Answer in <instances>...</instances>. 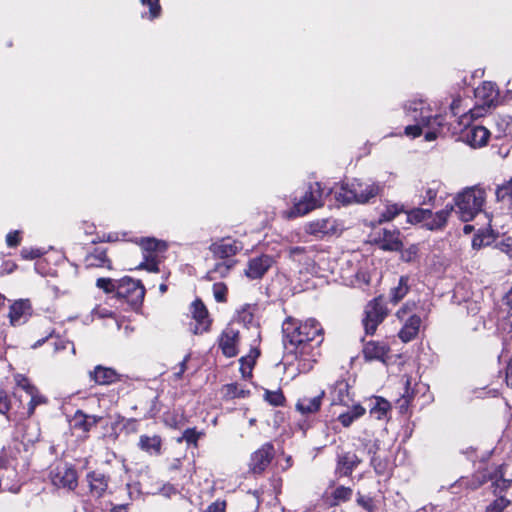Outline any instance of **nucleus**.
Segmentation results:
<instances>
[{
	"label": "nucleus",
	"instance_id": "1",
	"mask_svg": "<svg viewBox=\"0 0 512 512\" xmlns=\"http://www.w3.org/2000/svg\"><path fill=\"white\" fill-rule=\"evenodd\" d=\"M282 331L283 344L288 353L303 357L304 360L315 361L317 349L323 341V329L317 320L299 322L289 318L283 323Z\"/></svg>",
	"mask_w": 512,
	"mask_h": 512
},
{
	"label": "nucleus",
	"instance_id": "2",
	"mask_svg": "<svg viewBox=\"0 0 512 512\" xmlns=\"http://www.w3.org/2000/svg\"><path fill=\"white\" fill-rule=\"evenodd\" d=\"M381 189L378 183L354 179L350 183L343 184L339 191L335 192V198L344 205L351 203L365 204L376 197Z\"/></svg>",
	"mask_w": 512,
	"mask_h": 512
},
{
	"label": "nucleus",
	"instance_id": "3",
	"mask_svg": "<svg viewBox=\"0 0 512 512\" xmlns=\"http://www.w3.org/2000/svg\"><path fill=\"white\" fill-rule=\"evenodd\" d=\"M485 202V191L478 187L465 189L455 198L457 213L462 221L472 220L481 210Z\"/></svg>",
	"mask_w": 512,
	"mask_h": 512
},
{
	"label": "nucleus",
	"instance_id": "4",
	"mask_svg": "<svg viewBox=\"0 0 512 512\" xmlns=\"http://www.w3.org/2000/svg\"><path fill=\"white\" fill-rule=\"evenodd\" d=\"M405 117L408 121L420 123L426 128L443 126L444 117L441 114H433L430 105L424 100H412L404 105Z\"/></svg>",
	"mask_w": 512,
	"mask_h": 512
},
{
	"label": "nucleus",
	"instance_id": "5",
	"mask_svg": "<svg viewBox=\"0 0 512 512\" xmlns=\"http://www.w3.org/2000/svg\"><path fill=\"white\" fill-rule=\"evenodd\" d=\"M475 106L470 109L471 118L484 116L491 108L498 104L499 91L492 82L485 81L474 91Z\"/></svg>",
	"mask_w": 512,
	"mask_h": 512
},
{
	"label": "nucleus",
	"instance_id": "6",
	"mask_svg": "<svg viewBox=\"0 0 512 512\" xmlns=\"http://www.w3.org/2000/svg\"><path fill=\"white\" fill-rule=\"evenodd\" d=\"M323 193L324 190L320 183L310 184L299 198L295 197L294 205L288 212V217L303 216L320 207L322 205Z\"/></svg>",
	"mask_w": 512,
	"mask_h": 512
},
{
	"label": "nucleus",
	"instance_id": "7",
	"mask_svg": "<svg viewBox=\"0 0 512 512\" xmlns=\"http://www.w3.org/2000/svg\"><path fill=\"white\" fill-rule=\"evenodd\" d=\"M387 315L388 309L385 306L382 296L376 297L368 302L362 320L366 335H373Z\"/></svg>",
	"mask_w": 512,
	"mask_h": 512
},
{
	"label": "nucleus",
	"instance_id": "8",
	"mask_svg": "<svg viewBox=\"0 0 512 512\" xmlns=\"http://www.w3.org/2000/svg\"><path fill=\"white\" fill-rule=\"evenodd\" d=\"M52 484L57 488L73 491L78 485V476L74 467L65 462L54 464L50 471Z\"/></svg>",
	"mask_w": 512,
	"mask_h": 512
},
{
	"label": "nucleus",
	"instance_id": "9",
	"mask_svg": "<svg viewBox=\"0 0 512 512\" xmlns=\"http://www.w3.org/2000/svg\"><path fill=\"white\" fill-rule=\"evenodd\" d=\"M116 295L132 305H138L144 299L145 289L140 281L124 277L117 281Z\"/></svg>",
	"mask_w": 512,
	"mask_h": 512
},
{
	"label": "nucleus",
	"instance_id": "10",
	"mask_svg": "<svg viewBox=\"0 0 512 512\" xmlns=\"http://www.w3.org/2000/svg\"><path fill=\"white\" fill-rule=\"evenodd\" d=\"M190 313L195 324H190V330L193 334L198 335L207 332L211 325L208 311L200 300H195L190 306Z\"/></svg>",
	"mask_w": 512,
	"mask_h": 512
},
{
	"label": "nucleus",
	"instance_id": "11",
	"mask_svg": "<svg viewBox=\"0 0 512 512\" xmlns=\"http://www.w3.org/2000/svg\"><path fill=\"white\" fill-rule=\"evenodd\" d=\"M274 447L271 443L263 444L251 454L249 467L254 474L262 473L271 463L274 457Z\"/></svg>",
	"mask_w": 512,
	"mask_h": 512
},
{
	"label": "nucleus",
	"instance_id": "12",
	"mask_svg": "<svg viewBox=\"0 0 512 512\" xmlns=\"http://www.w3.org/2000/svg\"><path fill=\"white\" fill-rule=\"evenodd\" d=\"M274 259L269 255H260L249 259L244 274L252 280L261 279L272 267Z\"/></svg>",
	"mask_w": 512,
	"mask_h": 512
},
{
	"label": "nucleus",
	"instance_id": "13",
	"mask_svg": "<svg viewBox=\"0 0 512 512\" xmlns=\"http://www.w3.org/2000/svg\"><path fill=\"white\" fill-rule=\"evenodd\" d=\"M239 331L228 325L221 333L218 341L222 353L228 357H235L238 354Z\"/></svg>",
	"mask_w": 512,
	"mask_h": 512
},
{
	"label": "nucleus",
	"instance_id": "14",
	"mask_svg": "<svg viewBox=\"0 0 512 512\" xmlns=\"http://www.w3.org/2000/svg\"><path fill=\"white\" fill-rule=\"evenodd\" d=\"M241 249V243L232 238L221 239L212 243L209 247L214 257L223 260L235 256Z\"/></svg>",
	"mask_w": 512,
	"mask_h": 512
},
{
	"label": "nucleus",
	"instance_id": "15",
	"mask_svg": "<svg viewBox=\"0 0 512 512\" xmlns=\"http://www.w3.org/2000/svg\"><path fill=\"white\" fill-rule=\"evenodd\" d=\"M331 405H341L349 408L354 403L350 393V386L344 379L337 380L330 390Z\"/></svg>",
	"mask_w": 512,
	"mask_h": 512
},
{
	"label": "nucleus",
	"instance_id": "16",
	"mask_svg": "<svg viewBox=\"0 0 512 512\" xmlns=\"http://www.w3.org/2000/svg\"><path fill=\"white\" fill-rule=\"evenodd\" d=\"M399 234V231L396 229H382L377 233V238H375V241L382 250L399 251L402 247Z\"/></svg>",
	"mask_w": 512,
	"mask_h": 512
},
{
	"label": "nucleus",
	"instance_id": "17",
	"mask_svg": "<svg viewBox=\"0 0 512 512\" xmlns=\"http://www.w3.org/2000/svg\"><path fill=\"white\" fill-rule=\"evenodd\" d=\"M31 315V305L29 300L20 299L15 301L9 310V320L12 326L25 323Z\"/></svg>",
	"mask_w": 512,
	"mask_h": 512
},
{
	"label": "nucleus",
	"instance_id": "18",
	"mask_svg": "<svg viewBox=\"0 0 512 512\" xmlns=\"http://www.w3.org/2000/svg\"><path fill=\"white\" fill-rule=\"evenodd\" d=\"M490 131L480 125L471 126L465 132L466 142L473 148H480L488 143Z\"/></svg>",
	"mask_w": 512,
	"mask_h": 512
},
{
	"label": "nucleus",
	"instance_id": "19",
	"mask_svg": "<svg viewBox=\"0 0 512 512\" xmlns=\"http://www.w3.org/2000/svg\"><path fill=\"white\" fill-rule=\"evenodd\" d=\"M305 231L316 237H323L336 231V221L332 218L317 219L305 226Z\"/></svg>",
	"mask_w": 512,
	"mask_h": 512
},
{
	"label": "nucleus",
	"instance_id": "20",
	"mask_svg": "<svg viewBox=\"0 0 512 512\" xmlns=\"http://www.w3.org/2000/svg\"><path fill=\"white\" fill-rule=\"evenodd\" d=\"M421 321V317L418 314L410 315L403 320V327L398 333L399 338L405 343L413 340L418 335Z\"/></svg>",
	"mask_w": 512,
	"mask_h": 512
},
{
	"label": "nucleus",
	"instance_id": "21",
	"mask_svg": "<svg viewBox=\"0 0 512 512\" xmlns=\"http://www.w3.org/2000/svg\"><path fill=\"white\" fill-rule=\"evenodd\" d=\"M360 462L361 460L355 453H343L338 456L336 472L340 476H349Z\"/></svg>",
	"mask_w": 512,
	"mask_h": 512
},
{
	"label": "nucleus",
	"instance_id": "22",
	"mask_svg": "<svg viewBox=\"0 0 512 512\" xmlns=\"http://www.w3.org/2000/svg\"><path fill=\"white\" fill-rule=\"evenodd\" d=\"M324 395L325 392L322 390L319 394L315 396H304L297 401L296 409L303 415L315 413L320 409L322 398Z\"/></svg>",
	"mask_w": 512,
	"mask_h": 512
},
{
	"label": "nucleus",
	"instance_id": "23",
	"mask_svg": "<svg viewBox=\"0 0 512 512\" xmlns=\"http://www.w3.org/2000/svg\"><path fill=\"white\" fill-rule=\"evenodd\" d=\"M389 352V347L380 342L369 341L363 347V355L367 360L384 361Z\"/></svg>",
	"mask_w": 512,
	"mask_h": 512
},
{
	"label": "nucleus",
	"instance_id": "24",
	"mask_svg": "<svg viewBox=\"0 0 512 512\" xmlns=\"http://www.w3.org/2000/svg\"><path fill=\"white\" fill-rule=\"evenodd\" d=\"M84 263L87 268L92 267H107L110 268V260L107 258L106 250L100 247L88 253L84 258Z\"/></svg>",
	"mask_w": 512,
	"mask_h": 512
},
{
	"label": "nucleus",
	"instance_id": "25",
	"mask_svg": "<svg viewBox=\"0 0 512 512\" xmlns=\"http://www.w3.org/2000/svg\"><path fill=\"white\" fill-rule=\"evenodd\" d=\"M138 447L150 455H159L161 453L162 439L159 435H141Z\"/></svg>",
	"mask_w": 512,
	"mask_h": 512
},
{
	"label": "nucleus",
	"instance_id": "26",
	"mask_svg": "<svg viewBox=\"0 0 512 512\" xmlns=\"http://www.w3.org/2000/svg\"><path fill=\"white\" fill-rule=\"evenodd\" d=\"M391 410V404L382 397H373L369 400V412L372 417L382 420Z\"/></svg>",
	"mask_w": 512,
	"mask_h": 512
},
{
	"label": "nucleus",
	"instance_id": "27",
	"mask_svg": "<svg viewBox=\"0 0 512 512\" xmlns=\"http://www.w3.org/2000/svg\"><path fill=\"white\" fill-rule=\"evenodd\" d=\"M91 493L101 497L108 487V478L100 472H91L87 476Z\"/></svg>",
	"mask_w": 512,
	"mask_h": 512
},
{
	"label": "nucleus",
	"instance_id": "28",
	"mask_svg": "<svg viewBox=\"0 0 512 512\" xmlns=\"http://www.w3.org/2000/svg\"><path fill=\"white\" fill-rule=\"evenodd\" d=\"M90 376L100 385H109L118 380V374L115 370L100 365L95 367L94 371L90 373Z\"/></svg>",
	"mask_w": 512,
	"mask_h": 512
},
{
	"label": "nucleus",
	"instance_id": "29",
	"mask_svg": "<svg viewBox=\"0 0 512 512\" xmlns=\"http://www.w3.org/2000/svg\"><path fill=\"white\" fill-rule=\"evenodd\" d=\"M366 410L359 403H353L350 405L346 412L340 413L338 421L343 427H349L355 420L359 419L365 414Z\"/></svg>",
	"mask_w": 512,
	"mask_h": 512
},
{
	"label": "nucleus",
	"instance_id": "30",
	"mask_svg": "<svg viewBox=\"0 0 512 512\" xmlns=\"http://www.w3.org/2000/svg\"><path fill=\"white\" fill-rule=\"evenodd\" d=\"M452 210V207H446L445 209L438 211L435 214L431 212V217L426 219L424 227H426L428 230H438L443 228Z\"/></svg>",
	"mask_w": 512,
	"mask_h": 512
},
{
	"label": "nucleus",
	"instance_id": "31",
	"mask_svg": "<svg viewBox=\"0 0 512 512\" xmlns=\"http://www.w3.org/2000/svg\"><path fill=\"white\" fill-rule=\"evenodd\" d=\"M257 308L255 305L245 304L237 311V321L242 323L247 328H257L255 320V312Z\"/></svg>",
	"mask_w": 512,
	"mask_h": 512
},
{
	"label": "nucleus",
	"instance_id": "32",
	"mask_svg": "<svg viewBox=\"0 0 512 512\" xmlns=\"http://www.w3.org/2000/svg\"><path fill=\"white\" fill-rule=\"evenodd\" d=\"M504 466H499L493 473H491L490 480L494 486V493H502L512 486V480L504 477Z\"/></svg>",
	"mask_w": 512,
	"mask_h": 512
},
{
	"label": "nucleus",
	"instance_id": "33",
	"mask_svg": "<svg viewBox=\"0 0 512 512\" xmlns=\"http://www.w3.org/2000/svg\"><path fill=\"white\" fill-rule=\"evenodd\" d=\"M409 278L407 276H401L396 287H393L389 293V301L392 304L399 303L409 291Z\"/></svg>",
	"mask_w": 512,
	"mask_h": 512
},
{
	"label": "nucleus",
	"instance_id": "34",
	"mask_svg": "<svg viewBox=\"0 0 512 512\" xmlns=\"http://www.w3.org/2000/svg\"><path fill=\"white\" fill-rule=\"evenodd\" d=\"M100 419V417L95 415H86L82 412H77L74 417V425L75 427L82 429L84 432H88L100 421Z\"/></svg>",
	"mask_w": 512,
	"mask_h": 512
},
{
	"label": "nucleus",
	"instance_id": "35",
	"mask_svg": "<svg viewBox=\"0 0 512 512\" xmlns=\"http://www.w3.org/2000/svg\"><path fill=\"white\" fill-rule=\"evenodd\" d=\"M140 246L145 252L144 254L155 255V252H163L167 249V244L164 241L155 238H142Z\"/></svg>",
	"mask_w": 512,
	"mask_h": 512
},
{
	"label": "nucleus",
	"instance_id": "36",
	"mask_svg": "<svg viewBox=\"0 0 512 512\" xmlns=\"http://www.w3.org/2000/svg\"><path fill=\"white\" fill-rule=\"evenodd\" d=\"M352 489L345 486H338L333 490L331 496L329 497L330 506H337L342 502H346L350 500L352 496Z\"/></svg>",
	"mask_w": 512,
	"mask_h": 512
},
{
	"label": "nucleus",
	"instance_id": "37",
	"mask_svg": "<svg viewBox=\"0 0 512 512\" xmlns=\"http://www.w3.org/2000/svg\"><path fill=\"white\" fill-rule=\"evenodd\" d=\"M495 195L497 201L506 203L512 209V178L503 185L498 186Z\"/></svg>",
	"mask_w": 512,
	"mask_h": 512
},
{
	"label": "nucleus",
	"instance_id": "38",
	"mask_svg": "<svg viewBox=\"0 0 512 512\" xmlns=\"http://www.w3.org/2000/svg\"><path fill=\"white\" fill-rule=\"evenodd\" d=\"M259 356V351L257 349H251L248 356L242 357L240 359V371L243 377H247L251 375L253 365L255 363V359Z\"/></svg>",
	"mask_w": 512,
	"mask_h": 512
},
{
	"label": "nucleus",
	"instance_id": "39",
	"mask_svg": "<svg viewBox=\"0 0 512 512\" xmlns=\"http://www.w3.org/2000/svg\"><path fill=\"white\" fill-rule=\"evenodd\" d=\"M233 266L232 261H222L218 262L214 265V267L208 272V277L211 280L216 279L217 277L223 278L226 277Z\"/></svg>",
	"mask_w": 512,
	"mask_h": 512
},
{
	"label": "nucleus",
	"instance_id": "40",
	"mask_svg": "<svg viewBox=\"0 0 512 512\" xmlns=\"http://www.w3.org/2000/svg\"><path fill=\"white\" fill-rule=\"evenodd\" d=\"M407 221L412 224L423 223L427 218L431 217V210L423 208H415L406 213Z\"/></svg>",
	"mask_w": 512,
	"mask_h": 512
},
{
	"label": "nucleus",
	"instance_id": "41",
	"mask_svg": "<svg viewBox=\"0 0 512 512\" xmlns=\"http://www.w3.org/2000/svg\"><path fill=\"white\" fill-rule=\"evenodd\" d=\"M402 212H404V208L402 205L388 204L386 205L385 209L380 213L379 222H389Z\"/></svg>",
	"mask_w": 512,
	"mask_h": 512
},
{
	"label": "nucleus",
	"instance_id": "42",
	"mask_svg": "<svg viewBox=\"0 0 512 512\" xmlns=\"http://www.w3.org/2000/svg\"><path fill=\"white\" fill-rule=\"evenodd\" d=\"M490 476H491L490 473L478 472V473L474 474L473 477L465 483V485L467 488H469L471 490H476V489L480 488L482 485H484L485 483H487L488 481H491Z\"/></svg>",
	"mask_w": 512,
	"mask_h": 512
},
{
	"label": "nucleus",
	"instance_id": "43",
	"mask_svg": "<svg viewBox=\"0 0 512 512\" xmlns=\"http://www.w3.org/2000/svg\"><path fill=\"white\" fill-rule=\"evenodd\" d=\"M33 392L34 393H30L29 395L26 396L28 398V415L29 416L34 413V410L38 405H43V404L47 403L46 397L41 395L37 388Z\"/></svg>",
	"mask_w": 512,
	"mask_h": 512
},
{
	"label": "nucleus",
	"instance_id": "44",
	"mask_svg": "<svg viewBox=\"0 0 512 512\" xmlns=\"http://www.w3.org/2000/svg\"><path fill=\"white\" fill-rule=\"evenodd\" d=\"M416 308H417V306L414 301L409 300V301L405 302L396 312L397 319H399L400 321H403L406 318H408L410 315L417 314Z\"/></svg>",
	"mask_w": 512,
	"mask_h": 512
},
{
	"label": "nucleus",
	"instance_id": "45",
	"mask_svg": "<svg viewBox=\"0 0 512 512\" xmlns=\"http://www.w3.org/2000/svg\"><path fill=\"white\" fill-rule=\"evenodd\" d=\"M15 380L17 384V391L15 393L16 395L19 393V391L25 393L26 396L30 393H34L33 391L36 389V387L32 385L27 378L22 375H17Z\"/></svg>",
	"mask_w": 512,
	"mask_h": 512
},
{
	"label": "nucleus",
	"instance_id": "46",
	"mask_svg": "<svg viewBox=\"0 0 512 512\" xmlns=\"http://www.w3.org/2000/svg\"><path fill=\"white\" fill-rule=\"evenodd\" d=\"M138 268L146 269L149 272H158L159 268L156 255L144 254V261L139 264Z\"/></svg>",
	"mask_w": 512,
	"mask_h": 512
},
{
	"label": "nucleus",
	"instance_id": "47",
	"mask_svg": "<svg viewBox=\"0 0 512 512\" xmlns=\"http://www.w3.org/2000/svg\"><path fill=\"white\" fill-rule=\"evenodd\" d=\"M265 400L269 402L273 406H281L283 405L285 398L283 393L280 390L277 391H265Z\"/></svg>",
	"mask_w": 512,
	"mask_h": 512
},
{
	"label": "nucleus",
	"instance_id": "48",
	"mask_svg": "<svg viewBox=\"0 0 512 512\" xmlns=\"http://www.w3.org/2000/svg\"><path fill=\"white\" fill-rule=\"evenodd\" d=\"M510 504V500L506 499L505 497H498L496 500H494L487 508V512H503L506 507H508Z\"/></svg>",
	"mask_w": 512,
	"mask_h": 512
},
{
	"label": "nucleus",
	"instance_id": "49",
	"mask_svg": "<svg viewBox=\"0 0 512 512\" xmlns=\"http://www.w3.org/2000/svg\"><path fill=\"white\" fill-rule=\"evenodd\" d=\"M143 6L149 8V17L150 19H155L159 17L161 13V6L159 4V0H141Z\"/></svg>",
	"mask_w": 512,
	"mask_h": 512
},
{
	"label": "nucleus",
	"instance_id": "50",
	"mask_svg": "<svg viewBox=\"0 0 512 512\" xmlns=\"http://www.w3.org/2000/svg\"><path fill=\"white\" fill-rule=\"evenodd\" d=\"M97 287L103 289L106 293L115 291L117 293V281L110 278H99L96 283Z\"/></svg>",
	"mask_w": 512,
	"mask_h": 512
},
{
	"label": "nucleus",
	"instance_id": "51",
	"mask_svg": "<svg viewBox=\"0 0 512 512\" xmlns=\"http://www.w3.org/2000/svg\"><path fill=\"white\" fill-rule=\"evenodd\" d=\"M200 435L201 434L197 432L195 429L188 428L183 432L182 437L178 441L180 442L182 440H185L188 444L196 445Z\"/></svg>",
	"mask_w": 512,
	"mask_h": 512
},
{
	"label": "nucleus",
	"instance_id": "52",
	"mask_svg": "<svg viewBox=\"0 0 512 512\" xmlns=\"http://www.w3.org/2000/svg\"><path fill=\"white\" fill-rule=\"evenodd\" d=\"M356 501H357V504L359 506H361L363 509H365L367 512H374L375 505H374L373 499L371 497H367V496L358 494Z\"/></svg>",
	"mask_w": 512,
	"mask_h": 512
},
{
	"label": "nucleus",
	"instance_id": "53",
	"mask_svg": "<svg viewBox=\"0 0 512 512\" xmlns=\"http://www.w3.org/2000/svg\"><path fill=\"white\" fill-rule=\"evenodd\" d=\"M70 349L71 355H75V347L74 344L69 340H64L61 338H58L54 343V351L59 352L61 350Z\"/></svg>",
	"mask_w": 512,
	"mask_h": 512
},
{
	"label": "nucleus",
	"instance_id": "54",
	"mask_svg": "<svg viewBox=\"0 0 512 512\" xmlns=\"http://www.w3.org/2000/svg\"><path fill=\"white\" fill-rule=\"evenodd\" d=\"M496 247L503 253H505L509 258H512V238L506 237L503 238L496 244Z\"/></svg>",
	"mask_w": 512,
	"mask_h": 512
},
{
	"label": "nucleus",
	"instance_id": "55",
	"mask_svg": "<svg viewBox=\"0 0 512 512\" xmlns=\"http://www.w3.org/2000/svg\"><path fill=\"white\" fill-rule=\"evenodd\" d=\"M227 288L222 283H216L213 285V293L217 302L226 301Z\"/></svg>",
	"mask_w": 512,
	"mask_h": 512
},
{
	"label": "nucleus",
	"instance_id": "56",
	"mask_svg": "<svg viewBox=\"0 0 512 512\" xmlns=\"http://www.w3.org/2000/svg\"><path fill=\"white\" fill-rule=\"evenodd\" d=\"M418 251L419 249L417 245H411L409 248L402 252L401 258L405 262H412L416 259Z\"/></svg>",
	"mask_w": 512,
	"mask_h": 512
},
{
	"label": "nucleus",
	"instance_id": "57",
	"mask_svg": "<svg viewBox=\"0 0 512 512\" xmlns=\"http://www.w3.org/2000/svg\"><path fill=\"white\" fill-rule=\"evenodd\" d=\"M42 255V252L36 248H22L21 257L25 260H33L39 258Z\"/></svg>",
	"mask_w": 512,
	"mask_h": 512
},
{
	"label": "nucleus",
	"instance_id": "58",
	"mask_svg": "<svg viewBox=\"0 0 512 512\" xmlns=\"http://www.w3.org/2000/svg\"><path fill=\"white\" fill-rule=\"evenodd\" d=\"M437 187H427L425 194L422 196L423 200L421 204H432L437 197Z\"/></svg>",
	"mask_w": 512,
	"mask_h": 512
},
{
	"label": "nucleus",
	"instance_id": "59",
	"mask_svg": "<svg viewBox=\"0 0 512 512\" xmlns=\"http://www.w3.org/2000/svg\"><path fill=\"white\" fill-rule=\"evenodd\" d=\"M423 128H426V127L424 125H420V123L408 125L405 128V134L409 137L416 138L422 134Z\"/></svg>",
	"mask_w": 512,
	"mask_h": 512
},
{
	"label": "nucleus",
	"instance_id": "60",
	"mask_svg": "<svg viewBox=\"0 0 512 512\" xmlns=\"http://www.w3.org/2000/svg\"><path fill=\"white\" fill-rule=\"evenodd\" d=\"M378 450V444L377 443H373L369 449H368V453L369 454H373V456L371 457V464L373 465V467L375 468L376 472L377 473H381L382 472V467H381V463L380 461H378V459L375 457V454H376V451Z\"/></svg>",
	"mask_w": 512,
	"mask_h": 512
},
{
	"label": "nucleus",
	"instance_id": "61",
	"mask_svg": "<svg viewBox=\"0 0 512 512\" xmlns=\"http://www.w3.org/2000/svg\"><path fill=\"white\" fill-rule=\"evenodd\" d=\"M21 237L19 231H11L6 236V243L9 247H16L20 244Z\"/></svg>",
	"mask_w": 512,
	"mask_h": 512
},
{
	"label": "nucleus",
	"instance_id": "62",
	"mask_svg": "<svg viewBox=\"0 0 512 512\" xmlns=\"http://www.w3.org/2000/svg\"><path fill=\"white\" fill-rule=\"evenodd\" d=\"M226 502L217 500L211 503L203 512H225Z\"/></svg>",
	"mask_w": 512,
	"mask_h": 512
},
{
	"label": "nucleus",
	"instance_id": "63",
	"mask_svg": "<svg viewBox=\"0 0 512 512\" xmlns=\"http://www.w3.org/2000/svg\"><path fill=\"white\" fill-rule=\"evenodd\" d=\"M10 409L8 395L5 392H0V413L7 414Z\"/></svg>",
	"mask_w": 512,
	"mask_h": 512
},
{
	"label": "nucleus",
	"instance_id": "64",
	"mask_svg": "<svg viewBox=\"0 0 512 512\" xmlns=\"http://www.w3.org/2000/svg\"><path fill=\"white\" fill-rule=\"evenodd\" d=\"M288 253L290 258L293 260H301L299 256L303 255L305 253V248L300 246L290 247L288 249Z\"/></svg>",
	"mask_w": 512,
	"mask_h": 512
}]
</instances>
